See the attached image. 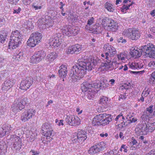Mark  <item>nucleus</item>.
Returning <instances> with one entry per match:
<instances>
[{"label":"nucleus","mask_w":155,"mask_h":155,"mask_svg":"<svg viewBox=\"0 0 155 155\" xmlns=\"http://www.w3.org/2000/svg\"><path fill=\"white\" fill-rule=\"evenodd\" d=\"M78 63L73 66L70 76L72 81H76L83 77L86 71H91L94 68L95 61L94 59L87 58V57L81 56L78 58Z\"/></svg>","instance_id":"nucleus-1"},{"label":"nucleus","mask_w":155,"mask_h":155,"mask_svg":"<svg viewBox=\"0 0 155 155\" xmlns=\"http://www.w3.org/2000/svg\"><path fill=\"white\" fill-rule=\"evenodd\" d=\"M104 50L106 52L101 54V56L103 60L104 61V63H101L99 69L101 71H111L114 69V64H115L116 68L118 67L119 63L117 61H111V58L109 55L113 56L116 54V49L111 45L108 44H105L103 47Z\"/></svg>","instance_id":"nucleus-2"},{"label":"nucleus","mask_w":155,"mask_h":155,"mask_svg":"<svg viewBox=\"0 0 155 155\" xmlns=\"http://www.w3.org/2000/svg\"><path fill=\"white\" fill-rule=\"evenodd\" d=\"M112 120L111 114L103 113L95 116L92 119V123L93 126H104L108 124Z\"/></svg>","instance_id":"nucleus-3"},{"label":"nucleus","mask_w":155,"mask_h":155,"mask_svg":"<svg viewBox=\"0 0 155 155\" xmlns=\"http://www.w3.org/2000/svg\"><path fill=\"white\" fill-rule=\"evenodd\" d=\"M22 37V35L18 31H12L8 43L9 48L13 49L18 47L21 43Z\"/></svg>","instance_id":"nucleus-4"},{"label":"nucleus","mask_w":155,"mask_h":155,"mask_svg":"<svg viewBox=\"0 0 155 155\" xmlns=\"http://www.w3.org/2000/svg\"><path fill=\"white\" fill-rule=\"evenodd\" d=\"M42 34L36 32L32 33L27 41V45L30 47H34L41 42L42 38Z\"/></svg>","instance_id":"nucleus-5"},{"label":"nucleus","mask_w":155,"mask_h":155,"mask_svg":"<svg viewBox=\"0 0 155 155\" xmlns=\"http://www.w3.org/2000/svg\"><path fill=\"white\" fill-rule=\"evenodd\" d=\"M27 99L26 98H16L12 105V111L15 113L19 112L25 108V106L27 104Z\"/></svg>","instance_id":"nucleus-6"},{"label":"nucleus","mask_w":155,"mask_h":155,"mask_svg":"<svg viewBox=\"0 0 155 155\" xmlns=\"http://www.w3.org/2000/svg\"><path fill=\"white\" fill-rule=\"evenodd\" d=\"M79 30L78 27L71 26L69 25H64L61 28V31L63 35L68 36L76 35L78 33Z\"/></svg>","instance_id":"nucleus-7"},{"label":"nucleus","mask_w":155,"mask_h":155,"mask_svg":"<svg viewBox=\"0 0 155 155\" xmlns=\"http://www.w3.org/2000/svg\"><path fill=\"white\" fill-rule=\"evenodd\" d=\"M112 19L106 17H100L97 20L99 22L95 26V30L98 32H101L103 29V28L106 29H107L110 21Z\"/></svg>","instance_id":"nucleus-8"},{"label":"nucleus","mask_w":155,"mask_h":155,"mask_svg":"<svg viewBox=\"0 0 155 155\" xmlns=\"http://www.w3.org/2000/svg\"><path fill=\"white\" fill-rule=\"evenodd\" d=\"M123 34L132 40H137L140 36V32L135 28L124 30L123 31Z\"/></svg>","instance_id":"nucleus-9"},{"label":"nucleus","mask_w":155,"mask_h":155,"mask_svg":"<svg viewBox=\"0 0 155 155\" xmlns=\"http://www.w3.org/2000/svg\"><path fill=\"white\" fill-rule=\"evenodd\" d=\"M10 140L12 141V148L17 152L19 151L22 146V140L19 136L16 135H11Z\"/></svg>","instance_id":"nucleus-10"},{"label":"nucleus","mask_w":155,"mask_h":155,"mask_svg":"<svg viewBox=\"0 0 155 155\" xmlns=\"http://www.w3.org/2000/svg\"><path fill=\"white\" fill-rule=\"evenodd\" d=\"M60 34H56L50 38L47 42L49 46L56 48L59 46L63 41V40L61 38Z\"/></svg>","instance_id":"nucleus-11"},{"label":"nucleus","mask_w":155,"mask_h":155,"mask_svg":"<svg viewBox=\"0 0 155 155\" xmlns=\"http://www.w3.org/2000/svg\"><path fill=\"white\" fill-rule=\"evenodd\" d=\"M142 51L147 54L149 57L155 58V46L151 43L141 47Z\"/></svg>","instance_id":"nucleus-12"},{"label":"nucleus","mask_w":155,"mask_h":155,"mask_svg":"<svg viewBox=\"0 0 155 155\" xmlns=\"http://www.w3.org/2000/svg\"><path fill=\"white\" fill-rule=\"evenodd\" d=\"M105 145V143L104 142L97 143L90 147L88 153L92 154L98 153L104 149Z\"/></svg>","instance_id":"nucleus-13"},{"label":"nucleus","mask_w":155,"mask_h":155,"mask_svg":"<svg viewBox=\"0 0 155 155\" xmlns=\"http://www.w3.org/2000/svg\"><path fill=\"white\" fill-rule=\"evenodd\" d=\"M36 110L33 109H29L25 110L22 113L21 116V120L24 122H26L32 118L35 114Z\"/></svg>","instance_id":"nucleus-14"},{"label":"nucleus","mask_w":155,"mask_h":155,"mask_svg":"<svg viewBox=\"0 0 155 155\" xmlns=\"http://www.w3.org/2000/svg\"><path fill=\"white\" fill-rule=\"evenodd\" d=\"M46 56V54L43 51H38L33 55L31 58V63L36 64L41 60L42 58Z\"/></svg>","instance_id":"nucleus-15"},{"label":"nucleus","mask_w":155,"mask_h":155,"mask_svg":"<svg viewBox=\"0 0 155 155\" xmlns=\"http://www.w3.org/2000/svg\"><path fill=\"white\" fill-rule=\"evenodd\" d=\"M16 80L12 78L8 79L5 81L2 85V90L3 92L6 93L12 87L15 83Z\"/></svg>","instance_id":"nucleus-16"},{"label":"nucleus","mask_w":155,"mask_h":155,"mask_svg":"<svg viewBox=\"0 0 155 155\" xmlns=\"http://www.w3.org/2000/svg\"><path fill=\"white\" fill-rule=\"evenodd\" d=\"M33 82V79L32 77L26 78L21 81L20 85V88L22 90H26L30 88Z\"/></svg>","instance_id":"nucleus-17"},{"label":"nucleus","mask_w":155,"mask_h":155,"mask_svg":"<svg viewBox=\"0 0 155 155\" xmlns=\"http://www.w3.org/2000/svg\"><path fill=\"white\" fill-rule=\"evenodd\" d=\"M129 65V68L134 70L143 69L145 67L143 60H137L134 62H130Z\"/></svg>","instance_id":"nucleus-18"},{"label":"nucleus","mask_w":155,"mask_h":155,"mask_svg":"<svg viewBox=\"0 0 155 155\" xmlns=\"http://www.w3.org/2000/svg\"><path fill=\"white\" fill-rule=\"evenodd\" d=\"M39 27L41 29L45 30L51 28L53 25V22L50 19L39 20Z\"/></svg>","instance_id":"nucleus-19"},{"label":"nucleus","mask_w":155,"mask_h":155,"mask_svg":"<svg viewBox=\"0 0 155 155\" xmlns=\"http://www.w3.org/2000/svg\"><path fill=\"white\" fill-rule=\"evenodd\" d=\"M86 133L85 131L81 130L78 133L77 136L72 138V140H76L79 143H82L87 139Z\"/></svg>","instance_id":"nucleus-20"},{"label":"nucleus","mask_w":155,"mask_h":155,"mask_svg":"<svg viewBox=\"0 0 155 155\" xmlns=\"http://www.w3.org/2000/svg\"><path fill=\"white\" fill-rule=\"evenodd\" d=\"M123 113H124V112L120 113L115 118V121L116 123H120L121 124L122 127H124L127 126V124H125L124 121L125 118H126L127 119V117L125 116H123L124 114Z\"/></svg>","instance_id":"nucleus-21"},{"label":"nucleus","mask_w":155,"mask_h":155,"mask_svg":"<svg viewBox=\"0 0 155 155\" xmlns=\"http://www.w3.org/2000/svg\"><path fill=\"white\" fill-rule=\"evenodd\" d=\"M142 49L137 48H134L131 51L130 53L131 56L135 58H138L141 56L142 54Z\"/></svg>","instance_id":"nucleus-22"},{"label":"nucleus","mask_w":155,"mask_h":155,"mask_svg":"<svg viewBox=\"0 0 155 155\" xmlns=\"http://www.w3.org/2000/svg\"><path fill=\"white\" fill-rule=\"evenodd\" d=\"M123 6L121 8V11L123 12L129 9L130 7L131 6L134 2L132 1V0H123Z\"/></svg>","instance_id":"nucleus-23"},{"label":"nucleus","mask_w":155,"mask_h":155,"mask_svg":"<svg viewBox=\"0 0 155 155\" xmlns=\"http://www.w3.org/2000/svg\"><path fill=\"white\" fill-rule=\"evenodd\" d=\"M107 30L108 31H116L118 28V23L113 20H111L110 23Z\"/></svg>","instance_id":"nucleus-24"},{"label":"nucleus","mask_w":155,"mask_h":155,"mask_svg":"<svg viewBox=\"0 0 155 155\" xmlns=\"http://www.w3.org/2000/svg\"><path fill=\"white\" fill-rule=\"evenodd\" d=\"M59 69L58 72L59 75L61 78H63L66 77L67 75V72L66 66L64 64H62L60 67Z\"/></svg>","instance_id":"nucleus-25"},{"label":"nucleus","mask_w":155,"mask_h":155,"mask_svg":"<svg viewBox=\"0 0 155 155\" xmlns=\"http://www.w3.org/2000/svg\"><path fill=\"white\" fill-rule=\"evenodd\" d=\"M2 127L6 135L9 134L11 132H12L15 129L13 127V125L12 126L11 125L7 124H3Z\"/></svg>","instance_id":"nucleus-26"},{"label":"nucleus","mask_w":155,"mask_h":155,"mask_svg":"<svg viewBox=\"0 0 155 155\" xmlns=\"http://www.w3.org/2000/svg\"><path fill=\"white\" fill-rule=\"evenodd\" d=\"M97 91L96 89L94 91L91 89L88 91H87L86 93H85V94L87 95L88 99L93 100L95 97L96 93H97Z\"/></svg>","instance_id":"nucleus-27"},{"label":"nucleus","mask_w":155,"mask_h":155,"mask_svg":"<svg viewBox=\"0 0 155 155\" xmlns=\"http://www.w3.org/2000/svg\"><path fill=\"white\" fill-rule=\"evenodd\" d=\"M91 85L90 84V83L87 82H84L81 85V89L83 92L86 93L88 91L87 90L91 89Z\"/></svg>","instance_id":"nucleus-28"},{"label":"nucleus","mask_w":155,"mask_h":155,"mask_svg":"<svg viewBox=\"0 0 155 155\" xmlns=\"http://www.w3.org/2000/svg\"><path fill=\"white\" fill-rule=\"evenodd\" d=\"M53 130H47L44 131V133H42L44 136L46 137L47 141L50 142L53 139Z\"/></svg>","instance_id":"nucleus-29"},{"label":"nucleus","mask_w":155,"mask_h":155,"mask_svg":"<svg viewBox=\"0 0 155 155\" xmlns=\"http://www.w3.org/2000/svg\"><path fill=\"white\" fill-rule=\"evenodd\" d=\"M22 26L25 28L30 30L33 28V23L31 21L25 20L22 24Z\"/></svg>","instance_id":"nucleus-30"},{"label":"nucleus","mask_w":155,"mask_h":155,"mask_svg":"<svg viewBox=\"0 0 155 155\" xmlns=\"http://www.w3.org/2000/svg\"><path fill=\"white\" fill-rule=\"evenodd\" d=\"M75 119V116L72 115H69L67 116L65 118V120L68 124L72 126L73 124H74L75 122L74 120Z\"/></svg>","instance_id":"nucleus-31"},{"label":"nucleus","mask_w":155,"mask_h":155,"mask_svg":"<svg viewBox=\"0 0 155 155\" xmlns=\"http://www.w3.org/2000/svg\"><path fill=\"white\" fill-rule=\"evenodd\" d=\"M57 53L55 52H53L48 54L46 57V58L48 61H52L57 58Z\"/></svg>","instance_id":"nucleus-32"},{"label":"nucleus","mask_w":155,"mask_h":155,"mask_svg":"<svg viewBox=\"0 0 155 155\" xmlns=\"http://www.w3.org/2000/svg\"><path fill=\"white\" fill-rule=\"evenodd\" d=\"M26 135L27 140L30 142L33 141L37 136L36 134L34 133L32 131L29 132V134H27Z\"/></svg>","instance_id":"nucleus-33"},{"label":"nucleus","mask_w":155,"mask_h":155,"mask_svg":"<svg viewBox=\"0 0 155 155\" xmlns=\"http://www.w3.org/2000/svg\"><path fill=\"white\" fill-rule=\"evenodd\" d=\"M42 130L41 132L44 133V131L45 130H52V124L48 123H45L43 124L41 127Z\"/></svg>","instance_id":"nucleus-34"},{"label":"nucleus","mask_w":155,"mask_h":155,"mask_svg":"<svg viewBox=\"0 0 155 155\" xmlns=\"http://www.w3.org/2000/svg\"><path fill=\"white\" fill-rule=\"evenodd\" d=\"M129 146L130 147V149L132 150H135L136 147L135 145L137 143V141L134 137H132L131 140H130L129 142L128 143Z\"/></svg>","instance_id":"nucleus-35"},{"label":"nucleus","mask_w":155,"mask_h":155,"mask_svg":"<svg viewBox=\"0 0 155 155\" xmlns=\"http://www.w3.org/2000/svg\"><path fill=\"white\" fill-rule=\"evenodd\" d=\"M24 55V54L22 52H20L18 54L17 53L13 57V58L14 59L13 61H21L23 58Z\"/></svg>","instance_id":"nucleus-36"},{"label":"nucleus","mask_w":155,"mask_h":155,"mask_svg":"<svg viewBox=\"0 0 155 155\" xmlns=\"http://www.w3.org/2000/svg\"><path fill=\"white\" fill-rule=\"evenodd\" d=\"M127 55L126 53L124 52H120L118 53L117 55V58L118 61H123L125 60V58L127 57Z\"/></svg>","instance_id":"nucleus-37"},{"label":"nucleus","mask_w":155,"mask_h":155,"mask_svg":"<svg viewBox=\"0 0 155 155\" xmlns=\"http://www.w3.org/2000/svg\"><path fill=\"white\" fill-rule=\"evenodd\" d=\"M139 125L141 126V129L142 130V134H146L147 132H149V130L148 128V126L146 123L140 124Z\"/></svg>","instance_id":"nucleus-38"},{"label":"nucleus","mask_w":155,"mask_h":155,"mask_svg":"<svg viewBox=\"0 0 155 155\" xmlns=\"http://www.w3.org/2000/svg\"><path fill=\"white\" fill-rule=\"evenodd\" d=\"M100 103L104 107H107V106L108 104L107 97L105 96H102L100 98Z\"/></svg>","instance_id":"nucleus-39"},{"label":"nucleus","mask_w":155,"mask_h":155,"mask_svg":"<svg viewBox=\"0 0 155 155\" xmlns=\"http://www.w3.org/2000/svg\"><path fill=\"white\" fill-rule=\"evenodd\" d=\"M104 6L105 8L109 12H113L114 10L113 5L110 2H106L104 5Z\"/></svg>","instance_id":"nucleus-40"},{"label":"nucleus","mask_w":155,"mask_h":155,"mask_svg":"<svg viewBox=\"0 0 155 155\" xmlns=\"http://www.w3.org/2000/svg\"><path fill=\"white\" fill-rule=\"evenodd\" d=\"M7 34L3 31H0V44H3L7 37Z\"/></svg>","instance_id":"nucleus-41"},{"label":"nucleus","mask_w":155,"mask_h":155,"mask_svg":"<svg viewBox=\"0 0 155 155\" xmlns=\"http://www.w3.org/2000/svg\"><path fill=\"white\" fill-rule=\"evenodd\" d=\"M152 117L149 115L144 113V114L142 115L141 118L142 120L144 122V123L146 122H148L150 120V119Z\"/></svg>","instance_id":"nucleus-42"},{"label":"nucleus","mask_w":155,"mask_h":155,"mask_svg":"<svg viewBox=\"0 0 155 155\" xmlns=\"http://www.w3.org/2000/svg\"><path fill=\"white\" fill-rule=\"evenodd\" d=\"M147 37L149 38H153L155 37V27H153L150 28V31H149V34Z\"/></svg>","instance_id":"nucleus-43"},{"label":"nucleus","mask_w":155,"mask_h":155,"mask_svg":"<svg viewBox=\"0 0 155 155\" xmlns=\"http://www.w3.org/2000/svg\"><path fill=\"white\" fill-rule=\"evenodd\" d=\"M153 105H150L149 107L147 108L146 111L145 113L152 117L154 116V112H153Z\"/></svg>","instance_id":"nucleus-44"},{"label":"nucleus","mask_w":155,"mask_h":155,"mask_svg":"<svg viewBox=\"0 0 155 155\" xmlns=\"http://www.w3.org/2000/svg\"><path fill=\"white\" fill-rule=\"evenodd\" d=\"M90 84L91 85V87L95 88H100V81H98L96 82H94L92 83L91 84L90 83Z\"/></svg>","instance_id":"nucleus-45"},{"label":"nucleus","mask_w":155,"mask_h":155,"mask_svg":"<svg viewBox=\"0 0 155 155\" xmlns=\"http://www.w3.org/2000/svg\"><path fill=\"white\" fill-rule=\"evenodd\" d=\"M147 125L149 131L152 132L155 129V122L152 123H149Z\"/></svg>","instance_id":"nucleus-46"},{"label":"nucleus","mask_w":155,"mask_h":155,"mask_svg":"<svg viewBox=\"0 0 155 155\" xmlns=\"http://www.w3.org/2000/svg\"><path fill=\"white\" fill-rule=\"evenodd\" d=\"M75 49L74 48L73 45L71 47H69L66 51V53L68 54H73L75 53Z\"/></svg>","instance_id":"nucleus-47"},{"label":"nucleus","mask_w":155,"mask_h":155,"mask_svg":"<svg viewBox=\"0 0 155 155\" xmlns=\"http://www.w3.org/2000/svg\"><path fill=\"white\" fill-rule=\"evenodd\" d=\"M21 11V9L19 7H16L13 9V13L14 14H18Z\"/></svg>","instance_id":"nucleus-48"},{"label":"nucleus","mask_w":155,"mask_h":155,"mask_svg":"<svg viewBox=\"0 0 155 155\" xmlns=\"http://www.w3.org/2000/svg\"><path fill=\"white\" fill-rule=\"evenodd\" d=\"M74 49H75V54H77L79 51H80L82 49L81 46L78 44H76L73 45Z\"/></svg>","instance_id":"nucleus-49"},{"label":"nucleus","mask_w":155,"mask_h":155,"mask_svg":"<svg viewBox=\"0 0 155 155\" xmlns=\"http://www.w3.org/2000/svg\"><path fill=\"white\" fill-rule=\"evenodd\" d=\"M141 126L138 124L135 129L136 133L138 135L142 134V130L141 129Z\"/></svg>","instance_id":"nucleus-50"},{"label":"nucleus","mask_w":155,"mask_h":155,"mask_svg":"<svg viewBox=\"0 0 155 155\" xmlns=\"http://www.w3.org/2000/svg\"><path fill=\"white\" fill-rule=\"evenodd\" d=\"M75 119L74 120V121L75 122L74 124H73L72 126H76L80 124L81 120L80 118L77 116H75Z\"/></svg>","instance_id":"nucleus-51"},{"label":"nucleus","mask_w":155,"mask_h":155,"mask_svg":"<svg viewBox=\"0 0 155 155\" xmlns=\"http://www.w3.org/2000/svg\"><path fill=\"white\" fill-rule=\"evenodd\" d=\"M149 92L150 90H149V89L148 88H145L141 94V96L146 97L149 94Z\"/></svg>","instance_id":"nucleus-52"},{"label":"nucleus","mask_w":155,"mask_h":155,"mask_svg":"<svg viewBox=\"0 0 155 155\" xmlns=\"http://www.w3.org/2000/svg\"><path fill=\"white\" fill-rule=\"evenodd\" d=\"M148 66L150 68L155 69V61H151L148 64Z\"/></svg>","instance_id":"nucleus-53"},{"label":"nucleus","mask_w":155,"mask_h":155,"mask_svg":"<svg viewBox=\"0 0 155 155\" xmlns=\"http://www.w3.org/2000/svg\"><path fill=\"white\" fill-rule=\"evenodd\" d=\"M6 152L5 149H4L3 146L2 145L0 142V155H5Z\"/></svg>","instance_id":"nucleus-54"},{"label":"nucleus","mask_w":155,"mask_h":155,"mask_svg":"<svg viewBox=\"0 0 155 155\" xmlns=\"http://www.w3.org/2000/svg\"><path fill=\"white\" fill-rule=\"evenodd\" d=\"M64 120H59L58 119H57L55 120V122L56 125L58 126H63L64 125Z\"/></svg>","instance_id":"nucleus-55"},{"label":"nucleus","mask_w":155,"mask_h":155,"mask_svg":"<svg viewBox=\"0 0 155 155\" xmlns=\"http://www.w3.org/2000/svg\"><path fill=\"white\" fill-rule=\"evenodd\" d=\"M127 95L126 93H123L122 94H120L119 97V101L121 100H125L127 98Z\"/></svg>","instance_id":"nucleus-56"},{"label":"nucleus","mask_w":155,"mask_h":155,"mask_svg":"<svg viewBox=\"0 0 155 155\" xmlns=\"http://www.w3.org/2000/svg\"><path fill=\"white\" fill-rule=\"evenodd\" d=\"M32 8L35 10H38L41 9V6L36 5L35 3H33L32 5Z\"/></svg>","instance_id":"nucleus-57"},{"label":"nucleus","mask_w":155,"mask_h":155,"mask_svg":"<svg viewBox=\"0 0 155 155\" xmlns=\"http://www.w3.org/2000/svg\"><path fill=\"white\" fill-rule=\"evenodd\" d=\"M59 7L61 10H63L64 8L63 7L65 5V3L64 2H58Z\"/></svg>","instance_id":"nucleus-58"},{"label":"nucleus","mask_w":155,"mask_h":155,"mask_svg":"<svg viewBox=\"0 0 155 155\" xmlns=\"http://www.w3.org/2000/svg\"><path fill=\"white\" fill-rule=\"evenodd\" d=\"M94 21V18L93 17L90 18L88 20L87 25H92Z\"/></svg>","instance_id":"nucleus-59"},{"label":"nucleus","mask_w":155,"mask_h":155,"mask_svg":"<svg viewBox=\"0 0 155 155\" xmlns=\"http://www.w3.org/2000/svg\"><path fill=\"white\" fill-rule=\"evenodd\" d=\"M6 61V60L5 59L3 58L2 57L0 56V67L3 66L2 63H4Z\"/></svg>","instance_id":"nucleus-60"},{"label":"nucleus","mask_w":155,"mask_h":155,"mask_svg":"<svg viewBox=\"0 0 155 155\" xmlns=\"http://www.w3.org/2000/svg\"><path fill=\"white\" fill-rule=\"evenodd\" d=\"M33 0H23V3L25 5H29Z\"/></svg>","instance_id":"nucleus-61"},{"label":"nucleus","mask_w":155,"mask_h":155,"mask_svg":"<svg viewBox=\"0 0 155 155\" xmlns=\"http://www.w3.org/2000/svg\"><path fill=\"white\" fill-rule=\"evenodd\" d=\"M30 153L31 155H38L39 154V152L32 150L30 151Z\"/></svg>","instance_id":"nucleus-62"},{"label":"nucleus","mask_w":155,"mask_h":155,"mask_svg":"<svg viewBox=\"0 0 155 155\" xmlns=\"http://www.w3.org/2000/svg\"><path fill=\"white\" fill-rule=\"evenodd\" d=\"M6 111L5 107H0V115L3 114Z\"/></svg>","instance_id":"nucleus-63"},{"label":"nucleus","mask_w":155,"mask_h":155,"mask_svg":"<svg viewBox=\"0 0 155 155\" xmlns=\"http://www.w3.org/2000/svg\"><path fill=\"white\" fill-rule=\"evenodd\" d=\"M121 148L123 149V151L125 153H127L128 150L127 149L128 147L125 144H122L121 145Z\"/></svg>","instance_id":"nucleus-64"}]
</instances>
